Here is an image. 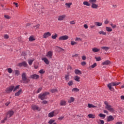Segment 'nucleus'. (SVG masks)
<instances>
[{"label": "nucleus", "instance_id": "obj_1", "mask_svg": "<svg viewBox=\"0 0 124 124\" xmlns=\"http://www.w3.org/2000/svg\"><path fill=\"white\" fill-rule=\"evenodd\" d=\"M20 85H17L15 87L14 85H11L10 86L8 87L5 90L6 93H11L13 92H16L18 89H19Z\"/></svg>", "mask_w": 124, "mask_h": 124}, {"label": "nucleus", "instance_id": "obj_2", "mask_svg": "<svg viewBox=\"0 0 124 124\" xmlns=\"http://www.w3.org/2000/svg\"><path fill=\"white\" fill-rule=\"evenodd\" d=\"M120 84H121V82H111V83L108 84V89L110 91H111V92H113V91H114V89L112 87H113V86H118V85H120Z\"/></svg>", "mask_w": 124, "mask_h": 124}, {"label": "nucleus", "instance_id": "obj_3", "mask_svg": "<svg viewBox=\"0 0 124 124\" xmlns=\"http://www.w3.org/2000/svg\"><path fill=\"white\" fill-rule=\"evenodd\" d=\"M104 104L106 105V108L108 110V111H109L110 112H114L115 110L113 108H112V106H110L109 104L108 103V102L105 101Z\"/></svg>", "mask_w": 124, "mask_h": 124}, {"label": "nucleus", "instance_id": "obj_4", "mask_svg": "<svg viewBox=\"0 0 124 124\" xmlns=\"http://www.w3.org/2000/svg\"><path fill=\"white\" fill-rule=\"evenodd\" d=\"M48 94H49L48 92H45V93H41L39 95V98L41 99V100L46 99V98H47V95Z\"/></svg>", "mask_w": 124, "mask_h": 124}, {"label": "nucleus", "instance_id": "obj_5", "mask_svg": "<svg viewBox=\"0 0 124 124\" xmlns=\"http://www.w3.org/2000/svg\"><path fill=\"white\" fill-rule=\"evenodd\" d=\"M22 80L24 81L23 83H25V84H28V83L30 82V79H27L26 73H23L22 74Z\"/></svg>", "mask_w": 124, "mask_h": 124}, {"label": "nucleus", "instance_id": "obj_6", "mask_svg": "<svg viewBox=\"0 0 124 124\" xmlns=\"http://www.w3.org/2000/svg\"><path fill=\"white\" fill-rule=\"evenodd\" d=\"M17 66H19V67H22V66H23V67H28V63H27V62L24 61L22 62L19 63L17 64Z\"/></svg>", "mask_w": 124, "mask_h": 124}, {"label": "nucleus", "instance_id": "obj_7", "mask_svg": "<svg viewBox=\"0 0 124 124\" xmlns=\"http://www.w3.org/2000/svg\"><path fill=\"white\" fill-rule=\"evenodd\" d=\"M6 118H11L14 115V111L13 110H9L6 113Z\"/></svg>", "mask_w": 124, "mask_h": 124}, {"label": "nucleus", "instance_id": "obj_8", "mask_svg": "<svg viewBox=\"0 0 124 124\" xmlns=\"http://www.w3.org/2000/svg\"><path fill=\"white\" fill-rule=\"evenodd\" d=\"M31 107V109H32V110H33L34 111H35V110H36L37 111H40V110H41V108L35 105H32Z\"/></svg>", "mask_w": 124, "mask_h": 124}, {"label": "nucleus", "instance_id": "obj_9", "mask_svg": "<svg viewBox=\"0 0 124 124\" xmlns=\"http://www.w3.org/2000/svg\"><path fill=\"white\" fill-rule=\"evenodd\" d=\"M66 17V15H62L61 16H58V21H63Z\"/></svg>", "mask_w": 124, "mask_h": 124}, {"label": "nucleus", "instance_id": "obj_10", "mask_svg": "<svg viewBox=\"0 0 124 124\" xmlns=\"http://www.w3.org/2000/svg\"><path fill=\"white\" fill-rule=\"evenodd\" d=\"M51 34L49 31H47L44 33L43 37L45 39L48 38L49 36H51Z\"/></svg>", "mask_w": 124, "mask_h": 124}, {"label": "nucleus", "instance_id": "obj_11", "mask_svg": "<svg viewBox=\"0 0 124 124\" xmlns=\"http://www.w3.org/2000/svg\"><path fill=\"white\" fill-rule=\"evenodd\" d=\"M46 56L48 58V59H52V57L53 56V51H49L47 52Z\"/></svg>", "mask_w": 124, "mask_h": 124}, {"label": "nucleus", "instance_id": "obj_12", "mask_svg": "<svg viewBox=\"0 0 124 124\" xmlns=\"http://www.w3.org/2000/svg\"><path fill=\"white\" fill-rule=\"evenodd\" d=\"M69 37L67 35H63L59 37V40H67Z\"/></svg>", "mask_w": 124, "mask_h": 124}, {"label": "nucleus", "instance_id": "obj_13", "mask_svg": "<svg viewBox=\"0 0 124 124\" xmlns=\"http://www.w3.org/2000/svg\"><path fill=\"white\" fill-rule=\"evenodd\" d=\"M42 60L46 64H49V63H50V62H49V60L46 57L42 58Z\"/></svg>", "mask_w": 124, "mask_h": 124}, {"label": "nucleus", "instance_id": "obj_14", "mask_svg": "<svg viewBox=\"0 0 124 124\" xmlns=\"http://www.w3.org/2000/svg\"><path fill=\"white\" fill-rule=\"evenodd\" d=\"M30 78H31V79H39V76H38V75L34 74L31 75Z\"/></svg>", "mask_w": 124, "mask_h": 124}, {"label": "nucleus", "instance_id": "obj_15", "mask_svg": "<svg viewBox=\"0 0 124 124\" xmlns=\"http://www.w3.org/2000/svg\"><path fill=\"white\" fill-rule=\"evenodd\" d=\"M75 100V98L73 97H71L68 99V103H72V102H74Z\"/></svg>", "mask_w": 124, "mask_h": 124}, {"label": "nucleus", "instance_id": "obj_16", "mask_svg": "<svg viewBox=\"0 0 124 124\" xmlns=\"http://www.w3.org/2000/svg\"><path fill=\"white\" fill-rule=\"evenodd\" d=\"M61 106H65L66 105V101L64 100H62L60 101Z\"/></svg>", "mask_w": 124, "mask_h": 124}, {"label": "nucleus", "instance_id": "obj_17", "mask_svg": "<svg viewBox=\"0 0 124 124\" xmlns=\"http://www.w3.org/2000/svg\"><path fill=\"white\" fill-rule=\"evenodd\" d=\"M107 121L108 122H112V121H114V117L112 115H109L107 118Z\"/></svg>", "mask_w": 124, "mask_h": 124}, {"label": "nucleus", "instance_id": "obj_18", "mask_svg": "<svg viewBox=\"0 0 124 124\" xmlns=\"http://www.w3.org/2000/svg\"><path fill=\"white\" fill-rule=\"evenodd\" d=\"M21 93H23V91L20 89L17 92L15 93V96H19Z\"/></svg>", "mask_w": 124, "mask_h": 124}, {"label": "nucleus", "instance_id": "obj_19", "mask_svg": "<svg viewBox=\"0 0 124 124\" xmlns=\"http://www.w3.org/2000/svg\"><path fill=\"white\" fill-rule=\"evenodd\" d=\"M75 74H77V75H81V74H82V72L79 69H76L75 70Z\"/></svg>", "mask_w": 124, "mask_h": 124}, {"label": "nucleus", "instance_id": "obj_20", "mask_svg": "<svg viewBox=\"0 0 124 124\" xmlns=\"http://www.w3.org/2000/svg\"><path fill=\"white\" fill-rule=\"evenodd\" d=\"M29 41H30V42L34 41V40H35V37H34V36L31 35L29 37Z\"/></svg>", "mask_w": 124, "mask_h": 124}, {"label": "nucleus", "instance_id": "obj_21", "mask_svg": "<svg viewBox=\"0 0 124 124\" xmlns=\"http://www.w3.org/2000/svg\"><path fill=\"white\" fill-rule=\"evenodd\" d=\"M74 79L77 82H80V77L78 76H75Z\"/></svg>", "mask_w": 124, "mask_h": 124}, {"label": "nucleus", "instance_id": "obj_22", "mask_svg": "<svg viewBox=\"0 0 124 124\" xmlns=\"http://www.w3.org/2000/svg\"><path fill=\"white\" fill-rule=\"evenodd\" d=\"M88 117H89L90 119H94V118H95V114H89L88 115Z\"/></svg>", "mask_w": 124, "mask_h": 124}, {"label": "nucleus", "instance_id": "obj_23", "mask_svg": "<svg viewBox=\"0 0 124 124\" xmlns=\"http://www.w3.org/2000/svg\"><path fill=\"white\" fill-rule=\"evenodd\" d=\"M110 63V61L109 60H107L104 62H102L103 65H107Z\"/></svg>", "mask_w": 124, "mask_h": 124}, {"label": "nucleus", "instance_id": "obj_24", "mask_svg": "<svg viewBox=\"0 0 124 124\" xmlns=\"http://www.w3.org/2000/svg\"><path fill=\"white\" fill-rule=\"evenodd\" d=\"M92 8H93L94 9H95L96 8H97V7H98V5L96 4H95V3L92 4Z\"/></svg>", "mask_w": 124, "mask_h": 124}, {"label": "nucleus", "instance_id": "obj_25", "mask_svg": "<svg viewBox=\"0 0 124 124\" xmlns=\"http://www.w3.org/2000/svg\"><path fill=\"white\" fill-rule=\"evenodd\" d=\"M92 51H93V52H94V53H96L97 52H99V51H100V49H99V48H97L96 47H94L92 49Z\"/></svg>", "mask_w": 124, "mask_h": 124}, {"label": "nucleus", "instance_id": "obj_26", "mask_svg": "<svg viewBox=\"0 0 124 124\" xmlns=\"http://www.w3.org/2000/svg\"><path fill=\"white\" fill-rule=\"evenodd\" d=\"M96 122L98 124H104V121L102 120H97Z\"/></svg>", "mask_w": 124, "mask_h": 124}, {"label": "nucleus", "instance_id": "obj_27", "mask_svg": "<svg viewBox=\"0 0 124 124\" xmlns=\"http://www.w3.org/2000/svg\"><path fill=\"white\" fill-rule=\"evenodd\" d=\"M88 108H96V106L93 105L92 104H88Z\"/></svg>", "mask_w": 124, "mask_h": 124}, {"label": "nucleus", "instance_id": "obj_28", "mask_svg": "<svg viewBox=\"0 0 124 124\" xmlns=\"http://www.w3.org/2000/svg\"><path fill=\"white\" fill-rule=\"evenodd\" d=\"M54 116H55V115L54 114V112L53 111L49 113L48 114V117L49 118H53Z\"/></svg>", "mask_w": 124, "mask_h": 124}, {"label": "nucleus", "instance_id": "obj_29", "mask_svg": "<svg viewBox=\"0 0 124 124\" xmlns=\"http://www.w3.org/2000/svg\"><path fill=\"white\" fill-rule=\"evenodd\" d=\"M83 4L84 5H86V6H91V4H90V3L87 1H84Z\"/></svg>", "mask_w": 124, "mask_h": 124}, {"label": "nucleus", "instance_id": "obj_30", "mask_svg": "<svg viewBox=\"0 0 124 124\" xmlns=\"http://www.w3.org/2000/svg\"><path fill=\"white\" fill-rule=\"evenodd\" d=\"M57 37H58V34H57V33H55V34H53L51 36V38L52 39H56V38H57Z\"/></svg>", "mask_w": 124, "mask_h": 124}, {"label": "nucleus", "instance_id": "obj_31", "mask_svg": "<svg viewBox=\"0 0 124 124\" xmlns=\"http://www.w3.org/2000/svg\"><path fill=\"white\" fill-rule=\"evenodd\" d=\"M98 116L99 117H100V118H102V119H104L105 117H106V115L105 114H103L102 113L99 114Z\"/></svg>", "mask_w": 124, "mask_h": 124}, {"label": "nucleus", "instance_id": "obj_32", "mask_svg": "<svg viewBox=\"0 0 124 124\" xmlns=\"http://www.w3.org/2000/svg\"><path fill=\"white\" fill-rule=\"evenodd\" d=\"M69 76H70L69 74H67V75H65L64 78L66 81H67V80H69Z\"/></svg>", "mask_w": 124, "mask_h": 124}, {"label": "nucleus", "instance_id": "obj_33", "mask_svg": "<svg viewBox=\"0 0 124 124\" xmlns=\"http://www.w3.org/2000/svg\"><path fill=\"white\" fill-rule=\"evenodd\" d=\"M34 60H28V63L29 65H31L32 64V62H33Z\"/></svg>", "mask_w": 124, "mask_h": 124}, {"label": "nucleus", "instance_id": "obj_34", "mask_svg": "<svg viewBox=\"0 0 124 124\" xmlns=\"http://www.w3.org/2000/svg\"><path fill=\"white\" fill-rule=\"evenodd\" d=\"M79 89L77 88H73L72 90V92H74L75 93H77L78 92H79Z\"/></svg>", "mask_w": 124, "mask_h": 124}, {"label": "nucleus", "instance_id": "obj_35", "mask_svg": "<svg viewBox=\"0 0 124 124\" xmlns=\"http://www.w3.org/2000/svg\"><path fill=\"white\" fill-rule=\"evenodd\" d=\"M95 25L97 26V27H101V26H102V23L101 22H95Z\"/></svg>", "mask_w": 124, "mask_h": 124}, {"label": "nucleus", "instance_id": "obj_36", "mask_svg": "<svg viewBox=\"0 0 124 124\" xmlns=\"http://www.w3.org/2000/svg\"><path fill=\"white\" fill-rule=\"evenodd\" d=\"M52 112H53L54 116H57V115L59 114V110H53Z\"/></svg>", "mask_w": 124, "mask_h": 124}, {"label": "nucleus", "instance_id": "obj_37", "mask_svg": "<svg viewBox=\"0 0 124 124\" xmlns=\"http://www.w3.org/2000/svg\"><path fill=\"white\" fill-rule=\"evenodd\" d=\"M101 48L103 49V50H106V51H107L110 49V47L107 46H102L101 47Z\"/></svg>", "mask_w": 124, "mask_h": 124}, {"label": "nucleus", "instance_id": "obj_38", "mask_svg": "<svg viewBox=\"0 0 124 124\" xmlns=\"http://www.w3.org/2000/svg\"><path fill=\"white\" fill-rule=\"evenodd\" d=\"M106 29L107 31H112L111 27H106Z\"/></svg>", "mask_w": 124, "mask_h": 124}, {"label": "nucleus", "instance_id": "obj_39", "mask_svg": "<svg viewBox=\"0 0 124 124\" xmlns=\"http://www.w3.org/2000/svg\"><path fill=\"white\" fill-rule=\"evenodd\" d=\"M89 2L91 3V4H93V3H96V0H89Z\"/></svg>", "mask_w": 124, "mask_h": 124}, {"label": "nucleus", "instance_id": "obj_40", "mask_svg": "<svg viewBox=\"0 0 124 124\" xmlns=\"http://www.w3.org/2000/svg\"><path fill=\"white\" fill-rule=\"evenodd\" d=\"M15 75H16V76H18V75L20 74V71L18 70H16L15 71Z\"/></svg>", "mask_w": 124, "mask_h": 124}, {"label": "nucleus", "instance_id": "obj_41", "mask_svg": "<svg viewBox=\"0 0 124 124\" xmlns=\"http://www.w3.org/2000/svg\"><path fill=\"white\" fill-rule=\"evenodd\" d=\"M99 34H103V35H106V32H104V31H100L99 32Z\"/></svg>", "mask_w": 124, "mask_h": 124}, {"label": "nucleus", "instance_id": "obj_42", "mask_svg": "<svg viewBox=\"0 0 124 124\" xmlns=\"http://www.w3.org/2000/svg\"><path fill=\"white\" fill-rule=\"evenodd\" d=\"M73 84H74L73 80H70L68 83V86H72L73 85Z\"/></svg>", "mask_w": 124, "mask_h": 124}, {"label": "nucleus", "instance_id": "obj_43", "mask_svg": "<svg viewBox=\"0 0 124 124\" xmlns=\"http://www.w3.org/2000/svg\"><path fill=\"white\" fill-rule=\"evenodd\" d=\"M7 70L8 73H12V71H13V70H12V69H11V68H7Z\"/></svg>", "mask_w": 124, "mask_h": 124}, {"label": "nucleus", "instance_id": "obj_44", "mask_svg": "<svg viewBox=\"0 0 124 124\" xmlns=\"http://www.w3.org/2000/svg\"><path fill=\"white\" fill-rule=\"evenodd\" d=\"M65 5H66V6H67L68 7L70 8V6L72 5V3H66Z\"/></svg>", "mask_w": 124, "mask_h": 124}, {"label": "nucleus", "instance_id": "obj_45", "mask_svg": "<svg viewBox=\"0 0 124 124\" xmlns=\"http://www.w3.org/2000/svg\"><path fill=\"white\" fill-rule=\"evenodd\" d=\"M4 18H5V19H11V16L7 15H5Z\"/></svg>", "mask_w": 124, "mask_h": 124}, {"label": "nucleus", "instance_id": "obj_46", "mask_svg": "<svg viewBox=\"0 0 124 124\" xmlns=\"http://www.w3.org/2000/svg\"><path fill=\"white\" fill-rule=\"evenodd\" d=\"M39 73H40V74H43L45 73V71H44L43 69H41L39 71Z\"/></svg>", "mask_w": 124, "mask_h": 124}, {"label": "nucleus", "instance_id": "obj_47", "mask_svg": "<svg viewBox=\"0 0 124 124\" xmlns=\"http://www.w3.org/2000/svg\"><path fill=\"white\" fill-rule=\"evenodd\" d=\"M76 44H77L76 42L73 41H71V45H72V46H73V45H75Z\"/></svg>", "mask_w": 124, "mask_h": 124}, {"label": "nucleus", "instance_id": "obj_48", "mask_svg": "<svg viewBox=\"0 0 124 124\" xmlns=\"http://www.w3.org/2000/svg\"><path fill=\"white\" fill-rule=\"evenodd\" d=\"M75 41H82V39L78 37H76L75 39Z\"/></svg>", "mask_w": 124, "mask_h": 124}, {"label": "nucleus", "instance_id": "obj_49", "mask_svg": "<svg viewBox=\"0 0 124 124\" xmlns=\"http://www.w3.org/2000/svg\"><path fill=\"white\" fill-rule=\"evenodd\" d=\"M54 122H55L54 120L51 119V120H49V121L48 122V124H54Z\"/></svg>", "mask_w": 124, "mask_h": 124}, {"label": "nucleus", "instance_id": "obj_50", "mask_svg": "<svg viewBox=\"0 0 124 124\" xmlns=\"http://www.w3.org/2000/svg\"><path fill=\"white\" fill-rule=\"evenodd\" d=\"M95 59L96 62H100V61H101V58L100 57H95Z\"/></svg>", "mask_w": 124, "mask_h": 124}, {"label": "nucleus", "instance_id": "obj_51", "mask_svg": "<svg viewBox=\"0 0 124 124\" xmlns=\"http://www.w3.org/2000/svg\"><path fill=\"white\" fill-rule=\"evenodd\" d=\"M97 64H96V63H94V64H93L91 66V68H94V67H95V66H96Z\"/></svg>", "mask_w": 124, "mask_h": 124}, {"label": "nucleus", "instance_id": "obj_52", "mask_svg": "<svg viewBox=\"0 0 124 124\" xmlns=\"http://www.w3.org/2000/svg\"><path fill=\"white\" fill-rule=\"evenodd\" d=\"M57 92H58V90H57V89H52V90H51V92L52 93H57Z\"/></svg>", "mask_w": 124, "mask_h": 124}, {"label": "nucleus", "instance_id": "obj_53", "mask_svg": "<svg viewBox=\"0 0 124 124\" xmlns=\"http://www.w3.org/2000/svg\"><path fill=\"white\" fill-rule=\"evenodd\" d=\"M4 38L5 39H8V38H9V36L8 34H5L4 35Z\"/></svg>", "mask_w": 124, "mask_h": 124}, {"label": "nucleus", "instance_id": "obj_54", "mask_svg": "<svg viewBox=\"0 0 124 124\" xmlns=\"http://www.w3.org/2000/svg\"><path fill=\"white\" fill-rule=\"evenodd\" d=\"M42 91V87H40L39 89H38V90L37 91V93H40Z\"/></svg>", "mask_w": 124, "mask_h": 124}, {"label": "nucleus", "instance_id": "obj_55", "mask_svg": "<svg viewBox=\"0 0 124 124\" xmlns=\"http://www.w3.org/2000/svg\"><path fill=\"white\" fill-rule=\"evenodd\" d=\"M70 24L71 25H75V21L73 20V21H70Z\"/></svg>", "mask_w": 124, "mask_h": 124}, {"label": "nucleus", "instance_id": "obj_56", "mask_svg": "<svg viewBox=\"0 0 124 124\" xmlns=\"http://www.w3.org/2000/svg\"><path fill=\"white\" fill-rule=\"evenodd\" d=\"M86 63L85 62H81V65H82L83 66L86 65Z\"/></svg>", "mask_w": 124, "mask_h": 124}, {"label": "nucleus", "instance_id": "obj_57", "mask_svg": "<svg viewBox=\"0 0 124 124\" xmlns=\"http://www.w3.org/2000/svg\"><path fill=\"white\" fill-rule=\"evenodd\" d=\"M6 120H7V118H5L3 120H2L1 121V123H2V124H4V123L5 122V121H6Z\"/></svg>", "mask_w": 124, "mask_h": 124}, {"label": "nucleus", "instance_id": "obj_58", "mask_svg": "<svg viewBox=\"0 0 124 124\" xmlns=\"http://www.w3.org/2000/svg\"><path fill=\"white\" fill-rule=\"evenodd\" d=\"M86 59H87V57H86V56H82V59L83 60V61H86Z\"/></svg>", "mask_w": 124, "mask_h": 124}, {"label": "nucleus", "instance_id": "obj_59", "mask_svg": "<svg viewBox=\"0 0 124 124\" xmlns=\"http://www.w3.org/2000/svg\"><path fill=\"white\" fill-rule=\"evenodd\" d=\"M13 4H15V5H16V7H18L19 6V5H18V3L17 2H13Z\"/></svg>", "mask_w": 124, "mask_h": 124}, {"label": "nucleus", "instance_id": "obj_60", "mask_svg": "<svg viewBox=\"0 0 124 124\" xmlns=\"http://www.w3.org/2000/svg\"><path fill=\"white\" fill-rule=\"evenodd\" d=\"M63 119V117L62 116H61V117H60L59 118H58V120L59 121H62V120Z\"/></svg>", "mask_w": 124, "mask_h": 124}, {"label": "nucleus", "instance_id": "obj_61", "mask_svg": "<svg viewBox=\"0 0 124 124\" xmlns=\"http://www.w3.org/2000/svg\"><path fill=\"white\" fill-rule=\"evenodd\" d=\"M110 26H111L113 29H115V28H116V25H113L112 24H110Z\"/></svg>", "mask_w": 124, "mask_h": 124}, {"label": "nucleus", "instance_id": "obj_62", "mask_svg": "<svg viewBox=\"0 0 124 124\" xmlns=\"http://www.w3.org/2000/svg\"><path fill=\"white\" fill-rule=\"evenodd\" d=\"M42 103H43V104H47V101L44 100L43 101Z\"/></svg>", "mask_w": 124, "mask_h": 124}, {"label": "nucleus", "instance_id": "obj_63", "mask_svg": "<svg viewBox=\"0 0 124 124\" xmlns=\"http://www.w3.org/2000/svg\"><path fill=\"white\" fill-rule=\"evenodd\" d=\"M84 28H85L86 29H88V25L84 24Z\"/></svg>", "mask_w": 124, "mask_h": 124}, {"label": "nucleus", "instance_id": "obj_64", "mask_svg": "<svg viewBox=\"0 0 124 124\" xmlns=\"http://www.w3.org/2000/svg\"><path fill=\"white\" fill-rule=\"evenodd\" d=\"M115 124H123V122H118L116 123Z\"/></svg>", "mask_w": 124, "mask_h": 124}]
</instances>
